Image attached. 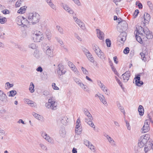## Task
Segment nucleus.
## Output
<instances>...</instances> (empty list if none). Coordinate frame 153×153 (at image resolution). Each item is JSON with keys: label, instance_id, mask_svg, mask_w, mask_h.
Masks as SVG:
<instances>
[{"label": "nucleus", "instance_id": "1", "mask_svg": "<svg viewBox=\"0 0 153 153\" xmlns=\"http://www.w3.org/2000/svg\"><path fill=\"white\" fill-rule=\"evenodd\" d=\"M27 17L28 19L32 21L33 25L39 22L40 19L39 15L36 12L29 13L27 15Z\"/></svg>", "mask_w": 153, "mask_h": 153}, {"label": "nucleus", "instance_id": "2", "mask_svg": "<svg viewBox=\"0 0 153 153\" xmlns=\"http://www.w3.org/2000/svg\"><path fill=\"white\" fill-rule=\"evenodd\" d=\"M149 137L150 135L148 134L141 136L139 140L138 143L139 146L140 148L143 147L147 142L149 138Z\"/></svg>", "mask_w": 153, "mask_h": 153}, {"label": "nucleus", "instance_id": "3", "mask_svg": "<svg viewBox=\"0 0 153 153\" xmlns=\"http://www.w3.org/2000/svg\"><path fill=\"white\" fill-rule=\"evenodd\" d=\"M57 102L54 101L53 99L51 98L48 100V103H46L45 106L48 109L53 110H55L57 109Z\"/></svg>", "mask_w": 153, "mask_h": 153}, {"label": "nucleus", "instance_id": "4", "mask_svg": "<svg viewBox=\"0 0 153 153\" xmlns=\"http://www.w3.org/2000/svg\"><path fill=\"white\" fill-rule=\"evenodd\" d=\"M93 49L95 52L98 57L102 60H104L105 56L103 52H102L99 47L96 45L93 46Z\"/></svg>", "mask_w": 153, "mask_h": 153}, {"label": "nucleus", "instance_id": "5", "mask_svg": "<svg viewBox=\"0 0 153 153\" xmlns=\"http://www.w3.org/2000/svg\"><path fill=\"white\" fill-rule=\"evenodd\" d=\"M39 33H37L36 32V33L34 34L33 35V39L35 42H39L44 39L42 34H41V33L40 32H39Z\"/></svg>", "mask_w": 153, "mask_h": 153}, {"label": "nucleus", "instance_id": "6", "mask_svg": "<svg viewBox=\"0 0 153 153\" xmlns=\"http://www.w3.org/2000/svg\"><path fill=\"white\" fill-rule=\"evenodd\" d=\"M126 36L127 34L124 31H122L117 38V41L123 44L126 40Z\"/></svg>", "mask_w": 153, "mask_h": 153}, {"label": "nucleus", "instance_id": "7", "mask_svg": "<svg viewBox=\"0 0 153 153\" xmlns=\"http://www.w3.org/2000/svg\"><path fill=\"white\" fill-rule=\"evenodd\" d=\"M140 73L139 74L136 75L134 78V80L135 83L136 85L140 86L143 84V82L140 81Z\"/></svg>", "mask_w": 153, "mask_h": 153}, {"label": "nucleus", "instance_id": "8", "mask_svg": "<svg viewBox=\"0 0 153 153\" xmlns=\"http://www.w3.org/2000/svg\"><path fill=\"white\" fill-rule=\"evenodd\" d=\"M148 121L149 120H145L144 126L141 130V131L142 133L147 132L150 130Z\"/></svg>", "mask_w": 153, "mask_h": 153}, {"label": "nucleus", "instance_id": "9", "mask_svg": "<svg viewBox=\"0 0 153 153\" xmlns=\"http://www.w3.org/2000/svg\"><path fill=\"white\" fill-rule=\"evenodd\" d=\"M6 94L2 90H0V100L2 102H6L8 101Z\"/></svg>", "mask_w": 153, "mask_h": 153}, {"label": "nucleus", "instance_id": "10", "mask_svg": "<svg viewBox=\"0 0 153 153\" xmlns=\"http://www.w3.org/2000/svg\"><path fill=\"white\" fill-rule=\"evenodd\" d=\"M122 76L124 82H127L129 79V78L130 76V73L129 71H126L123 74Z\"/></svg>", "mask_w": 153, "mask_h": 153}, {"label": "nucleus", "instance_id": "11", "mask_svg": "<svg viewBox=\"0 0 153 153\" xmlns=\"http://www.w3.org/2000/svg\"><path fill=\"white\" fill-rule=\"evenodd\" d=\"M42 137L47 140L48 142L51 143L53 142L52 139L51 137H49L46 133L43 132L42 134Z\"/></svg>", "mask_w": 153, "mask_h": 153}, {"label": "nucleus", "instance_id": "12", "mask_svg": "<svg viewBox=\"0 0 153 153\" xmlns=\"http://www.w3.org/2000/svg\"><path fill=\"white\" fill-rule=\"evenodd\" d=\"M68 65L72 70L74 71L76 73L78 74L79 73V71H77V69L74 65L72 62L70 61H69L68 63Z\"/></svg>", "mask_w": 153, "mask_h": 153}, {"label": "nucleus", "instance_id": "13", "mask_svg": "<svg viewBox=\"0 0 153 153\" xmlns=\"http://www.w3.org/2000/svg\"><path fill=\"white\" fill-rule=\"evenodd\" d=\"M96 31L97 32V36L98 38L101 40H104V33L103 32L101 31L100 30L96 29Z\"/></svg>", "mask_w": 153, "mask_h": 153}, {"label": "nucleus", "instance_id": "14", "mask_svg": "<svg viewBox=\"0 0 153 153\" xmlns=\"http://www.w3.org/2000/svg\"><path fill=\"white\" fill-rule=\"evenodd\" d=\"M119 23L121 26V29L122 30V31H124L127 29V25L126 22L125 21H122L119 22Z\"/></svg>", "mask_w": 153, "mask_h": 153}, {"label": "nucleus", "instance_id": "15", "mask_svg": "<svg viewBox=\"0 0 153 153\" xmlns=\"http://www.w3.org/2000/svg\"><path fill=\"white\" fill-rule=\"evenodd\" d=\"M62 7L66 11L68 12L71 14H73L74 13L73 10L69 8V7L66 4H62Z\"/></svg>", "mask_w": 153, "mask_h": 153}, {"label": "nucleus", "instance_id": "16", "mask_svg": "<svg viewBox=\"0 0 153 153\" xmlns=\"http://www.w3.org/2000/svg\"><path fill=\"white\" fill-rule=\"evenodd\" d=\"M144 33L146 34V37L147 39H151L153 37V35L150 33L148 29L146 28L145 29V30Z\"/></svg>", "mask_w": 153, "mask_h": 153}, {"label": "nucleus", "instance_id": "17", "mask_svg": "<svg viewBox=\"0 0 153 153\" xmlns=\"http://www.w3.org/2000/svg\"><path fill=\"white\" fill-rule=\"evenodd\" d=\"M144 18L145 23H148L150 20L151 17L149 14L145 13L144 15ZM143 23H145V22Z\"/></svg>", "mask_w": 153, "mask_h": 153}, {"label": "nucleus", "instance_id": "18", "mask_svg": "<svg viewBox=\"0 0 153 153\" xmlns=\"http://www.w3.org/2000/svg\"><path fill=\"white\" fill-rule=\"evenodd\" d=\"M29 23V22L28 20L23 17V18H22V24L21 26L24 27H28L27 25Z\"/></svg>", "mask_w": 153, "mask_h": 153}, {"label": "nucleus", "instance_id": "19", "mask_svg": "<svg viewBox=\"0 0 153 153\" xmlns=\"http://www.w3.org/2000/svg\"><path fill=\"white\" fill-rule=\"evenodd\" d=\"M58 70H57V73L58 75L60 76L62 75V71L63 70V66L61 65H58Z\"/></svg>", "mask_w": 153, "mask_h": 153}, {"label": "nucleus", "instance_id": "20", "mask_svg": "<svg viewBox=\"0 0 153 153\" xmlns=\"http://www.w3.org/2000/svg\"><path fill=\"white\" fill-rule=\"evenodd\" d=\"M98 97L101 102H102L105 105H107L108 104L107 103V102H106L105 98L103 95H102L101 96H98Z\"/></svg>", "mask_w": 153, "mask_h": 153}, {"label": "nucleus", "instance_id": "21", "mask_svg": "<svg viewBox=\"0 0 153 153\" xmlns=\"http://www.w3.org/2000/svg\"><path fill=\"white\" fill-rule=\"evenodd\" d=\"M33 55L36 58L38 59L41 57L42 53L38 50H36L34 51Z\"/></svg>", "mask_w": 153, "mask_h": 153}, {"label": "nucleus", "instance_id": "22", "mask_svg": "<svg viewBox=\"0 0 153 153\" xmlns=\"http://www.w3.org/2000/svg\"><path fill=\"white\" fill-rule=\"evenodd\" d=\"M22 18H23V16H19L16 18V23L19 25L21 26L22 25Z\"/></svg>", "mask_w": 153, "mask_h": 153}, {"label": "nucleus", "instance_id": "23", "mask_svg": "<svg viewBox=\"0 0 153 153\" xmlns=\"http://www.w3.org/2000/svg\"><path fill=\"white\" fill-rule=\"evenodd\" d=\"M139 114L140 116H143L144 114V109L142 105H140L138 109Z\"/></svg>", "mask_w": 153, "mask_h": 153}, {"label": "nucleus", "instance_id": "24", "mask_svg": "<svg viewBox=\"0 0 153 153\" xmlns=\"http://www.w3.org/2000/svg\"><path fill=\"white\" fill-rule=\"evenodd\" d=\"M47 48H48L46 50V54L48 56L52 57L53 50L50 49L48 46Z\"/></svg>", "mask_w": 153, "mask_h": 153}, {"label": "nucleus", "instance_id": "25", "mask_svg": "<svg viewBox=\"0 0 153 153\" xmlns=\"http://www.w3.org/2000/svg\"><path fill=\"white\" fill-rule=\"evenodd\" d=\"M89 60L91 62H93L94 61V58L90 52L85 54Z\"/></svg>", "mask_w": 153, "mask_h": 153}, {"label": "nucleus", "instance_id": "26", "mask_svg": "<svg viewBox=\"0 0 153 153\" xmlns=\"http://www.w3.org/2000/svg\"><path fill=\"white\" fill-rule=\"evenodd\" d=\"M27 7L26 6H24L21 7L19 10L18 11V13L20 14L24 13L25 12V11L26 10Z\"/></svg>", "mask_w": 153, "mask_h": 153}, {"label": "nucleus", "instance_id": "27", "mask_svg": "<svg viewBox=\"0 0 153 153\" xmlns=\"http://www.w3.org/2000/svg\"><path fill=\"white\" fill-rule=\"evenodd\" d=\"M75 22L76 23L79 25V26L82 28V29L84 27V24L79 19H77L75 20Z\"/></svg>", "mask_w": 153, "mask_h": 153}, {"label": "nucleus", "instance_id": "28", "mask_svg": "<svg viewBox=\"0 0 153 153\" xmlns=\"http://www.w3.org/2000/svg\"><path fill=\"white\" fill-rule=\"evenodd\" d=\"M47 2V3L54 10H56L55 6L51 2V0H45Z\"/></svg>", "mask_w": 153, "mask_h": 153}, {"label": "nucleus", "instance_id": "29", "mask_svg": "<svg viewBox=\"0 0 153 153\" xmlns=\"http://www.w3.org/2000/svg\"><path fill=\"white\" fill-rule=\"evenodd\" d=\"M7 94H8L9 96L13 97L16 94L17 92L16 91L13 90L10 91L9 93H8Z\"/></svg>", "mask_w": 153, "mask_h": 153}, {"label": "nucleus", "instance_id": "30", "mask_svg": "<svg viewBox=\"0 0 153 153\" xmlns=\"http://www.w3.org/2000/svg\"><path fill=\"white\" fill-rule=\"evenodd\" d=\"M59 134L60 136L62 137H65L66 134L65 129L64 128H62L59 131Z\"/></svg>", "mask_w": 153, "mask_h": 153}, {"label": "nucleus", "instance_id": "31", "mask_svg": "<svg viewBox=\"0 0 153 153\" xmlns=\"http://www.w3.org/2000/svg\"><path fill=\"white\" fill-rule=\"evenodd\" d=\"M67 119H68L67 118V117L64 116L62 117L61 119V122L64 125L67 122Z\"/></svg>", "mask_w": 153, "mask_h": 153}, {"label": "nucleus", "instance_id": "32", "mask_svg": "<svg viewBox=\"0 0 153 153\" xmlns=\"http://www.w3.org/2000/svg\"><path fill=\"white\" fill-rule=\"evenodd\" d=\"M117 105L118 108L120 109L121 112L123 113V114L125 115L126 114V112L124 110V108L121 105L120 103H119L117 104Z\"/></svg>", "mask_w": 153, "mask_h": 153}, {"label": "nucleus", "instance_id": "33", "mask_svg": "<svg viewBox=\"0 0 153 153\" xmlns=\"http://www.w3.org/2000/svg\"><path fill=\"white\" fill-rule=\"evenodd\" d=\"M145 30V29H144L142 27L140 26L137 31L139 34L142 35L143 33L142 32H144Z\"/></svg>", "mask_w": 153, "mask_h": 153}, {"label": "nucleus", "instance_id": "34", "mask_svg": "<svg viewBox=\"0 0 153 153\" xmlns=\"http://www.w3.org/2000/svg\"><path fill=\"white\" fill-rule=\"evenodd\" d=\"M56 28L60 34H64L63 29L62 27L59 26L57 25L56 26Z\"/></svg>", "mask_w": 153, "mask_h": 153}, {"label": "nucleus", "instance_id": "35", "mask_svg": "<svg viewBox=\"0 0 153 153\" xmlns=\"http://www.w3.org/2000/svg\"><path fill=\"white\" fill-rule=\"evenodd\" d=\"M34 85L33 82H31L29 88V90L31 93H33L34 91Z\"/></svg>", "mask_w": 153, "mask_h": 153}, {"label": "nucleus", "instance_id": "36", "mask_svg": "<svg viewBox=\"0 0 153 153\" xmlns=\"http://www.w3.org/2000/svg\"><path fill=\"white\" fill-rule=\"evenodd\" d=\"M33 115L35 118L39 120H40L42 119V117L36 113H34Z\"/></svg>", "mask_w": 153, "mask_h": 153}, {"label": "nucleus", "instance_id": "37", "mask_svg": "<svg viewBox=\"0 0 153 153\" xmlns=\"http://www.w3.org/2000/svg\"><path fill=\"white\" fill-rule=\"evenodd\" d=\"M46 34L48 39L49 40L51 37V34L49 30H47L46 32Z\"/></svg>", "mask_w": 153, "mask_h": 153}, {"label": "nucleus", "instance_id": "38", "mask_svg": "<svg viewBox=\"0 0 153 153\" xmlns=\"http://www.w3.org/2000/svg\"><path fill=\"white\" fill-rule=\"evenodd\" d=\"M84 114L88 118L90 117V120H93V118L89 112L88 111L86 112H84Z\"/></svg>", "mask_w": 153, "mask_h": 153}, {"label": "nucleus", "instance_id": "39", "mask_svg": "<svg viewBox=\"0 0 153 153\" xmlns=\"http://www.w3.org/2000/svg\"><path fill=\"white\" fill-rule=\"evenodd\" d=\"M105 41L107 46L108 47H110L111 45V42L110 40L108 39H106Z\"/></svg>", "mask_w": 153, "mask_h": 153}, {"label": "nucleus", "instance_id": "40", "mask_svg": "<svg viewBox=\"0 0 153 153\" xmlns=\"http://www.w3.org/2000/svg\"><path fill=\"white\" fill-rule=\"evenodd\" d=\"M135 37L136 39L138 42L140 43H141L143 42L142 39L140 36L137 35H135Z\"/></svg>", "mask_w": 153, "mask_h": 153}, {"label": "nucleus", "instance_id": "41", "mask_svg": "<svg viewBox=\"0 0 153 153\" xmlns=\"http://www.w3.org/2000/svg\"><path fill=\"white\" fill-rule=\"evenodd\" d=\"M140 55H141V58L143 61L145 62L146 60V58L145 57V54H144L143 52L140 53Z\"/></svg>", "mask_w": 153, "mask_h": 153}, {"label": "nucleus", "instance_id": "42", "mask_svg": "<svg viewBox=\"0 0 153 153\" xmlns=\"http://www.w3.org/2000/svg\"><path fill=\"white\" fill-rule=\"evenodd\" d=\"M98 85L102 90H104L103 88H106L101 81H100V82H99Z\"/></svg>", "mask_w": 153, "mask_h": 153}, {"label": "nucleus", "instance_id": "43", "mask_svg": "<svg viewBox=\"0 0 153 153\" xmlns=\"http://www.w3.org/2000/svg\"><path fill=\"white\" fill-rule=\"evenodd\" d=\"M39 146L43 150H45L46 151H47L48 150V149L47 147L43 144H40Z\"/></svg>", "mask_w": 153, "mask_h": 153}, {"label": "nucleus", "instance_id": "44", "mask_svg": "<svg viewBox=\"0 0 153 153\" xmlns=\"http://www.w3.org/2000/svg\"><path fill=\"white\" fill-rule=\"evenodd\" d=\"M150 150V147L149 146V145L147 146V145L145 146L144 148V151L145 153H147L148 151Z\"/></svg>", "mask_w": 153, "mask_h": 153}, {"label": "nucleus", "instance_id": "45", "mask_svg": "<svg viewBox=\"0 0 153 153\" xmlns=\"http://www.w3.org/2000/svg\"><path fill=\"white\" fill-rule=\"evenodd\" d=\"M82 129L81 128H79L76 129L75 132L77 134H81V131H82Z\"/></svg>", "mask_w": 153, "mask_h": 153}, {"label": "nucleus", "instance_id": "46", "mask_svg": "<svg viewBox=\"0 0 153 153\" xmlns=\"http://www.w3.org/2000/svg\"><path fill=\"white\" fill-rule=\"evenodd\" d=\"M6 18L5 17L0 18V23L1 24H4L6 21Z\"/></svg>", "mask_w": 153, "mask_h": 153}, {"label": "nucleus", "instance_id": "47", "mask_svg": "<svg viewBox=\"0 0 153 153\" xmlns=\"http://www.w3.org/2000/svg\"><path fill=\"white\" fill-rule=\"evenodd\" d=\"M81 70L84 74L86 75L88 74V72L85 68L82 67L81 68Z\"/></svg>", "mask_w": 153, "mask_h": 153}, {"label": "nucleus", "instance_id": "48", "mask_svg": "<svg viewBox=\"0 0 153 153\" xmlns=\"http://www.w3.org/2000/svg\"><path fill=\"white\" fill-rule=\"evenodd\" d=\"M139 12L138 10L136 9L134 11V13L133 15L134 16V18H136L138 14L139 13Z\"/></svg>", "mask_w": 153, "mask_h": 153}, {"label": "nucleus", "instance_id": "49", "mask_svg": "<svg viewBox=\"0 0 153 153\" xmlns=\"http://www.w3.org/2000/svg\"><path fill=\"white\" fill-rule=\"evenodd\" d=\"M115 78L118 84L120 85L121 88H122V84L121 82L116 76H115Z\"/></svg>", "mask_w": 153, "mask_h": 153}, {"label": "nucleus", "instance_id": "50", "mask_svg": "<svg viewBox=\"0 0 153 153\" xmlns=\"http://www.w3.org/2000/svg\"><path fill=\"white\" fill-rule=\"evenodd\" d=\"M129 51V49L128 47L126 48L123 51V52L125 54H127L128 53Z\"/></svg>", "mask_w": 153, "mask_h": 153}, {"label": "nucleus", "instance_id": "51", "mask_svg": "<svg viewBox=\"0 0 153 153\" xmlns=\"http://www.w3.org/2000/svg\"><path fill=\"white\" fill-rule=\"evenodd\" d=\"M147 3L150 9L151 10H152L153 9V5L152 2L150 1H148L147 2Z\"/></svg>", "mask_w": 153, "mask_h": 153}, {"label": "nucleus", "instance_id": "52", "mask_svg": "<svg viewBox=\"0 0 153 153\" xmlns=\"http://www.w3.org/2000/svg\"><path fill=\"white\" fill-rule=\"evenodd\" d=\"M87 124L91 127L93 128H95V126L94 125V123L92 122L91 121L88 122V123Z\"/></svg>", "mask_w": 153, "mask_h": 153}, {"label": "nucleus", "instance_id": "53", "mask_svg": "<svg viewBox=\"0 0 153 153\" xmlns=\"http://www.w3.org/2000/svg\"><path fill=\"white\" fill-rule=\"evenodd\" d=\"M52 86L53 88L56 90H59V88L56 85V84L55 83H53L52 85Z\"/></svg>", "mask_w": 153, "mask_h": 153}, {"label": "nucleus", "instance_id": "54", "mask_svg": "<svg viewBox=\"0 0 153 153\" xmlns=\"http://www.w3.org/2000/svg\"><path fill=\"white\" fill-rule=\"evenodd\" d=\"M84 143L86 146H88V147L90 146V145L91 144V143L87 140H85L84 141Z\"/></svg>", "mask_w": 153, "mask_h": 153}, {"label": "nucleus", "instance_id": "55", "mask_svg": "<svg viewBox=\"0 0 153 153\" xmlns=\"http://www.w3.org/2000/svg\"><path fill=\"white\" fill-rule=\"evenodd\" d=\"M36 71L38 72H42L43 71V69L41 66H39L36 69Z\"/></svg>", "mask_w": 153, "mask_h": 153}, {"label": "nucleus", "instance_id": "56", "mask_svg": "<svg viewBox=\"0 0 153 153\" xmlns=\"http://www.w3.org/2000/svg\"><path fill=\"white\" fill-rule=\"evenodd\" d=\"M55 38L56 40L60 44H61V45H63V42L61 40L56 37H55Z\"/></svg>", "mask_w": 153, "mask_h": 153}, {"label": "nucleus", "instance_id": "57", "mask_svg": "<svg viewBox=\"0 0 153 153\" xmlns=\"http://www.w3.org/2000/svg\"><path fill=\"white\" fill-rule=\"evenodd\" d=\"M147 117L148 118V120H149L148 121H149L152 123H153V121L152 120V118L151 117V116L150 115V114H148Z\"/></svg>", "mask_w": 153, "mask_h": 153}, {"label": "nucleus", "instance_id": "58", "mask_svg": "<svg viewBox=\"0 0 153 153\" xmlns=\"http://www.w3.org/2000/svg\"><path fill=\"white\" fill-rule=\"evenodd\" d=\"M43 95L45 96H47L49 95L50 92L48 91H45L43 92Z\"/></svg>", "mask_w": 153, "mask_h": 153}, {"label": "nucleus", "instance_id": "59", "mask_svg": "<svg viewBox=\"0 0 153 153\" xmlns=\"http://www.w3.org/2000/svg\"><path fill=\"white\" fill-rule=\"evenodd\" d=\"M22 2L21 0H20L19 2V1H17L16 3V7H18L20 6V5L21 4V2Z\"/></svg>", "mask_w": 153, "mask_h": 153}, {"label": "nucleus", "instance_id": "60", "mask_svg": "<svg viewBox=\"0 0 153 153\" xmlns=\"http://www.w3.org/2000/svg\"><path fill=\"white\" fill-rule=\"evenodd\" d=\"M88 147L93 152H94L95 151L94 146L91 143L90 145V146Z\"/></svg>", "mask_w": 153, "mask_h": 153}, {"label": "nucleus", "instance_id": "61", "mask_svg": "<svg viewBox=\"0 0 153 153\" xmlns=\"http://www.w3.org/2000/svg\"><path fill=\"white\" fill-rule=\"evenodd\" d=\"M36 46L35 44L32 43L31 44L29 45V48H31L32 49H34L35 48Z\"/></svg>", "mask_w": 153, "mask_h": 153}, {"label": "nucleus", "instance_id": "62", "mask_svg": "<svg viewBox=\"0 0 153 153\" xmlns=\"http://www.w3.org/2000/svg\"><path fill=\"white\" fill-rule=\"evenodd\" d=\"M6 84L8 86V87L9 88L11 87H12L13 86V84H10L9 82H7L6 83Z\"/></svg>", "mask_w": 153, "mask_h": 153}, {"label": "nucleus", "instance_id": "63", "mask_svg": "<svg viewBox=\"0 0 153 153\" xmlns=\"http://www.w3.org/2000/svg\"><path fill=\"white\" fill-rule=\"evenodd\" d=\"M74 36L79 41H82L81 38L78 35V34L77 33H74Z\"/></svg>", "mask_w": 153, "mask_h": 153}, {"label": "nucleus", "instance_id": "64", "mask_svg": "<svg viewBox=\"0 0 153 153\" xmlns=\"http://www.w3.org/2000/svg\"><path fill=\"white\" fill-rule=\"evenodd\" d=\"M74 80L78 85L80 84V83L81 82L79 79L76 78H75Z\"/></svg>", "mask_w": 153, "mask_h": 153}]
</instances>
